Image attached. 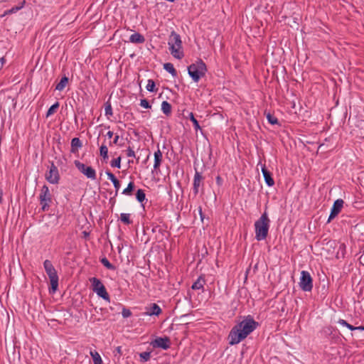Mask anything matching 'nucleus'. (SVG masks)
Masks as SVG:
<instances>
[{
  "label": "nucleus",
  "instance_id": "c9c22d12",
  "mask_svg": "<svg viewBox=\"0 0 364 364\" xmlns=\"http://www.w3.org/2000/svg\"><path fill=\"white\" fill-rule=\"evenodd\" d=\"M139 357L142 361H147L150 359L151 353L150 352H142L139 354Z\"/></svg>",
  "mask_w": 364,
  "mask_h": 364
},
{
  "label": "nucleus",
  "instance_id": "20e7f679",
  "mask_svg": "<svg viewBox=\"0 0 364 364\" xmlns=\"http://www.w3.org/2000/svg\"><path fill=\"white\" fill-rule=\"evenodd\" d=\"M206 72V65L201 59L188 67V75L195 82H198L201 77L205 76Z\"/></svg>",
  "mask_w": 364,
  "mask_h": 364
},
{
  "label": "nucleus",
  "instance_id": "bf43d9fd",
  "mask_svg": "<svg viewBox=\"0 0 364 364\" xmlns=\"http://www.w3.org/2000/svg\"><path fill=\"white\" fill-rule=\"evenodd\" d=\"M112 144H113L112 141H109V146H112Z\"/></svg>",
  "mask_w": 364,
  "mask_h": 364
},
{
  "label": "nucleus",
  "instance_id": "49530a36",
  "mask_svg": "<svg viewBox=\"0 0 364 364\" xmlns=\"http://www.w3.org/2000/svg\"><path fill=\"white\" fill-rule=\"evenodd\" d=\"M5 63V59L4 57L0 58V70L3 68L4 64Z\"/></svg>",
  "mask_w": 364,
  "mask_h": 364
},
{
  "label": "nucleus",
  "instance_id": "aec40b11",
  "mask_svg": "<svg viewBox=\"0 0 364 364\" xmlns=\"http://www.w3.org/2000/svg\"><path fill=\"white\" fill-rule=\"evenodd\" d=\"M186 118L189 119L193 124V127L196 132H198V130H201L200 126L198 122V120L194 117V114L193 112H188V115L186 117Z\"/></svg>",
  "mask_w": 364,
  "mask_h": 364
},
{
  "label": "nucleus",
  "instance_id": "4d7b16f0",
  "mask_svg": "<svg viewBox=\"0 0 364 364\" xmlns=\"http://www.w3.org/2000/svg\"><path fill=\"white\" fill-rule=\"evenodd\" d=\"M117 181H118V179L116 177H114L112 178V180L111 181L112 182V183H114V182Z\"/></svg>",
  "mask_w": 364,
  "mask_h": 364
},
{
  "label": "nucleus",
  "instance_id": "f704fd0d",
  "mask_svg": "<svg viewBox=\"0 0 364 364\" xmlns=\"http://www.w3.org/2000/svg\"><path fill=\"white\" fill-rule=\"evenodd\" d=\"M110 164H111L112 167L120 168V167H121V157L119 156L117 159H113L111 161Z\"/></svg>",
  "mask_w": 364,
  "mask_h": 364
},
{
  "label": "nucleus",
  "instance_id": "0eeeda50",
  "mask_svg": "<svg viewBox=\"0 0 364 364\" xmlns=\"http://www.w3.org/2000/svg\"><path fill=\"white\" fill-rule=\"evenodd\" d=\"M90 282L92 284L93 291H95L100 297H102L103 299L109 301V295L107 293L105 287L99 279L96 277H92L90 279Z\"/></svg>",
  "mask_w": 364,
  "mask_h": 364
},
{
  "label": "nucleus",
  "instance_id": "052dcab7",
  "mask_svg": "<svg viewBox=\"0 0 364 364\" xmlns=\"http://www.w3.org/2000/svg\"><path fill=\"white\" fill-rule=\"evenodd\" d=\"M340 247H345L344 244L341 245Z\"/></svg>",
  "mask_w": 364,
  "mask_h": 364
},
{
  "label": "nucleus",
  "instance_id": "603ef678",
  "mask_svg": "<svg viewBox=\"0 0 364 364\" xmlns=\"http://www.w3.org/2000/svg\"><path fill=\"white\" fill-rule=\"evenodd\" d=\"M199 214H200V218L201 220H203V218H204V215H203V213L202 212V208L201 207H199Z\"/></svg>",
  "mask_w": 364,
  "mask_h": 364
},
{
  "label": "nucleus",
  "instance_id": "f8f14e48",
  "mask_svg": "<svg viewBox=\"0 0 364 364\" xmlns=\"http://www.w3.org/2000/svg\"><path fill=\"white\" fill-rule=\"evenodd\" d=\"M343 203L344 202L342 199H337L334 201L333 206L331 209V213L328 218L327 223H330L340 213L343 208Z\"/></svg>",
  "mask_w": 364,
  "mask_h": 364
},
{
  "label": "nucleus",
  "instance_id": "a878e982",
  "mask_svg": "<svg viewBox=\"0 0 364 364\" xmlns=\"http://www.w3.org/2000/svg\"><path fill=\"white\" fill-rule=\"evenodd\" d=\"M100 262L108 269L115 270L116 267L111 264L109 260L105 257H102L100 259Z\"/></svg>",
  "mask_w": 364,
  "mask_h": 364
},
{
  "label": "nucleus",
  "instance_id": "423d86ee",
  "mask_svg": "<svg viewBox=\"0 0 364 364\" xmlns=\"http://www.w3.org/2000/svg\"><path fill=\"white\" fill-rule=\"evenodd\" d=\"M40 204L43 211L48 210L50 204L52 202V195L46 185H43L39 195Z\"/></svg>",
  "mask_w": 364,
  "mask_h": 364
},
{
  "label": "nucleus",
  "instance_id": "9b49d317",
  "mask_svg": "<svg viewBox=\"0 0 364 364\" xmlns=\"http://www.w3.org/2000/svg\"><path fill=\"white\" fill-rule=\"evenodd\" d=\"M151 345L154 348H159L163 350H167L171 346V340L167 336L157 337L151 342Z\"/></svg>",
  "mask_w": 364,
  "mask_h": 364
},
{
  "label": "nucleus",
  "instance_id": "13d9d810",
  "mask_svg": "<svg viewBox=\"0 0 364 364\" xmlns=\"http://www.w3.org/2000/svg\"><path fill=\"white\" fill-rule=\"evenodd\" d=\"M149 156H150V153L147 155L146 159L144 161V163H146V161L149 160Z\"/></svg>",
  "mask_w": 364,
  "mask_h": 364
},
{
  "label": "nucleus",
  "instance_id": "72a5a7b5",
  "mask_svg": "<svg viewBox=\"0 0 364 364\" xmlns=\"http://www.w3.org/2000/svg\"><path fill=\"white\" fill-rule=\"evenodd\" d=\"M105 111L106 116H112L113 114L112 105L109 102H106Z\"/></svg>",
  "mask_w": 364,
  "mask_h": 364
},
{
  "label": "nucleus",
  "instance_id": "58836bf2",
  "mask_svg": "<svg viewBox=\"0 0 364 364\" xmlns=\"http://www.w3.org/2000/svg\"><path fill=\"white\" fill-rule=\"evenodd\" d=\"M122 315L124 318H128L131 316L132 312L129 309L124 307L122 309Z\"/></svg>",
  "mask_w": 364,
  "mask_h": 364
},
{
  "label": "nucleus",
  "instance_id": "4c0bfd02",
  "mask_svg": "<svg viewBox=\"0 0 364 364\" xmlns=\"http://www.w3.org/2000/svg\"><path fill=\"white\" fill-rule=\"evenodd\" d=\"M140 105L145 108V109H149L151 107V106L150 105L149 102H148L147 100L146 99H142L140 101Z\"/></svg>",
  "mask_w": 364,
  "mask_h": 364
},
{
  "label": "nucleus",
  "instance_id": "9d476101",
  "mask_svg": "<svg viewBox=\"0 0 364 364\" xmlns=\"http://www.w3.org/2000/svg\"><path fill=\"white\" fill-rule=\"evenodd\" d=\"M46 178L52 184H57L59 182L60 175L58 169L53 162L51 163L49 171L46 173Z\"/></svg>",
  "mask_w": 364,
  "mask_h": 364
},
{
  "label": "nucleus",
  "instance_id": "cd10ccee",
  "mask_svg": "<svg viewBox=\"0 0 364 364\" xmlns=\"http://www.w3.org/2000/svg\"><path fill=\"white\" fill-rule=\"evenodd\" d=\"M146 88L149 92H156L158 90V89L156 88L155 82L151 79L148 80Z\"/></svg>",
  "mask_w": 364,
  "mask_h": 364
},
{
  "label": "nucleus",
  "instance_id": "c03bdc74",
  "mask_svg": "<svg viewBox=\"0 0 364 364\" xmlns=\"http://www.w3.org/2000/svg\"><path fill=\"white\" fill-rule=\"evenodd\" d=\"M115 352H116L117 353H118V354H119V355L120 356V355L122 354V347H121V346H117V347L116 348V349H115L114 353H115Z\"/></svg>",
  "mask_w": 364,
  "mask_h": 364
},
{
  "label": "nucleus",
  "instance_id": "864d4df0",
  "mask_svg": "<svg viewBox=\"0 0 364 364\" xmlns=\"http://www.w3.org/2000/svg\"><path fill=\"white\" fill-rule=\"evenodd\" d=\"M157 230H159V231L161 230L159 226H158V225L154 227L153 229H152V232H156Z\"/></svg>",
  "mask_w": 364,
  "mask_h": 364
},
{
  "label": "nucleus",
  "instance_id": "6e6d98bb",
  "mask_svg": "<svg viewBox=\"0 0 364 364\" xmlns=\"http://www.w3.org/2000/svg\"><path fill=\"white\" fill-rule=\"evenodd\" d=\"M2 195H3L2 191H1V190H0V204L2 203Z\"/></svg>",
  "mask_w": 364,
  "mask_h": 364
},
{
  "label": "nucleus",
  "instance_id": "e433bc0d",
  "mask_svg": "<svg viewBox=\"0 0 364 364\" xmlns=\"http://www.w3.org/2000/svg\"><path fill=\"white\" fill-rule=\"evenodd\" d=\"M338 323H340L342 326H344L347 327L350 331L355 330V326H353L351 324L348 323L346 320L340 319L338 321Z\"/></svg>",
  "mask_w": 364,
  "mask_h": 364
},
{
  "label": "nucleus",
  "instance_id": "8fccbe9b",
  "mask_svg": "<svg viewBox=\"0 0 364 364\" xmlns=\"http://www.w3.org/2000/svg\"><path fill=\"white\" fill-rule=\"evenodd\" d=\"M358 301L359 303H362V304H363V305H361L360 308H361V309H363V311H364V296H363V297H362L361 300H359V299H358Z\"/></svg>",
  "mask_w": 364,
  "mask_h": 364
},
{
  "label": "nucleus",
  "instance_id": "79ce46f5",
  "mask_svg": "<svg viewBox=\"0 0 364 364\" xmlns=\"http://www.w3.org/2000/svg\"><path fill=\"white\" fill-rule=\"evenodd\" d=\"M215 180H216V183H217L218 186H222L223 181L222 178L220 176H218L216 177Z\"/></svg>",
  "mask_w": 364,
  "mask_h": 364
},
{
  "label": "nucleus",
  "instance_id": "3c124183",
  "mask_svg": "<svg viewBox=\"0 0 364 364\" xmlns=\"http://www.w3.org/2000/svg\"><path fill=\"white\" fill-rule=\"evenodd\" d=\"M106 135L108 138L111 139L113 136L114 133L111 131H109Z\"/></svg>",
  "mask_w": 364,
  "mask_h": 364
},
{
  "label": "nucleus",
  "instance_id": "680f3d73",
  "mask_svg": "<svg viewBox=\"0 0 364 364\" xmlns=\"http://www.w3.org/2000/svg\"><path fill=\"white\" fill-rule=\"evenodd\" d=\"M139 157L138 156V157L136 158V162H137V163L139 162Z\"/></svg>",
  "mask_w": 364,
  "mask_h": 364
},
{
  "label": "nucleus",
  "instance_id": "393cba45",
  "mask_svg": "<svg viewBox=\"0 0 364 364\" xmlns=\"http://www.w3.org/2000/svg\"><path fill=\"white\" fill-rule=\"evenodd\" d=\"M120 220L125 225H130L133 221L130 219L129 213H121Z\"/></svg>",
  "mask_w": 364,
  "mask_h": 364
},
{
  "label": "nucleus",
  "instance_id": "5fc2aeb1",
  "mask_svg": "<svg viewBox=\"0 0 364 364\" xmlns=\"http://www.w3.org/2000/svg\"><path fill=\"white\" fill-rule=\"evenodd\" d=\"M355 330H360V331H364V326H358V327H355Z\"/></svg>",
  "mask_w": 364,
  "mask_h": 364
},
{
  "label": "nucleus",
  "instance_id": "1a4fd4ad",
  "mask_svg": "<svg viewBox=\"0 0 364 364\" xmlns=\"http://www.w3.org/2000/svg\"><path fill=\"white\" fill-rule=\"evenodd\" d=\"M75 166L83 175L92 180L96 179V171L91 166H87L78 160L74 161Z\"/></svg>",
  "mask_w": 364,
  "mask_h": 364
},
{
  "label": "nucleus",
  "instance_id": "7ed1b4c3",
  "mask_svg": "<svg viewBox=\"0 0 364 364\" xmlns=\"http://www.w3.org/2000/svg\"><path fill=\"white\" fill-rule=\"evenodd\" d=\"M168 45L171 55L175 58L181 60L183 58L184 53L182 50V41L181 36L174 31H171L169 36Z\"/></svg>",
  "mask_w": 364,
  "mask_h": 364
},
{
  "label": "nucleus",
  "instance_id": "f03ea898",
  "mask_svg": "<svg viewBox=\"0 0 364 364\" xmlns=\"http://www.w3.org/2000/svg\"><path fill=\"white\" fill-rule=\"evenodd\" d=\"M270 220L266 211L255 223V239L257 241L265 240L268 235Z\"/></svg>",
  "mask_w": 364,
  "mask_h": 364
},
{
  "label": "nucleus",
  "instance_id": "4468645a",
  "mask_svg": "<svg viewBox=\"0 0 364 364\" xmlns=\"http://www.w3.org/2000/svg\"><path fill=\"white\" fill-rule=\"evenodd\" d=\"M262 173L266 184L269 187L273 186L274 185V181L272 178V174L267 170L265 165H262Z\"/></svg>",
  "mask_w": 364,
  "mask_h": 364
},
{
  "label": "nucleus",
  "instance_id": "bb28decb",
  "mask_svg": "<svg viewBox=\"0 0 364 364\" xmlns=\"http://www.w3.org/2000/svg\"><path fill=\"white\" fill-rule=\"evenodd\" d=\"M135 185L133 181H130L126 188L122 191V194L130 196L132 191L134 190Z\"/></svg>",
  "mask_w": 364,
  "mask_h": 364
},
{
  "label": "nucleus",
  "instance_id": "7c9ffc66",
  "mask_svg": "<svg viewBox=\"0 0 364 364\" xmlns=\"http://www.w3.org/2000/svg\"><path fill=\"white\" fill-rule=\"evenodd\" d=\"M90 355L93 359L94 364H102V363L101 357L97 351H91Z\"/></svg>",
  "mask_w": 364,
  "mask_h": 364
},
{
  "label": "nucleus",
  "instance_id": "dca6fc26",
  "mask_svg": "<svg viewBox=\"0 0 364 364\" xmlns=\"http://www.w3.org/2000/svg\"><path fill=\"white\" fill-rule=\"evenodd\" d=\"M129 41L133 43H144L145 38L139 33H134L130 36Z\"/></svg>",
  "mask_w": 364,
  "mask_h": 364
},
{
  "label": "nucleus",
  "instance_id": "a19ab883",
  "mask_svg": "<svg viewBox=\"0 0 364 364\" xmlns=\"http://www.w3.org/2000/svg\"><path fill=\"white\" fill-rule=\"evenodd\" d=\"M113 185H114V188L116 190V194H117L118 191H119V188H120V183L119 181V180L117 181H115L114 183H113Z\"/></svg>",
  "mask_w": 364,
  "mask_h": 364
},
{
  "label": "nucleus",
  "instance_id": "2f4dec72",
  "mask_svg": "<svg viewBox=\"0 0 364 364\" xmlns=\"http://www.w3.org/2000/svg\"><path fill=\"white\" fill-rule=\"evenodd\" d=\"M100 154L104 159H108V148L107 145H101L100 147Z\"/></svg>",
  "mask_w": 364,
  "mask_h": 364
},
{
  "label": "nucleus",
  "instance_id": "ea45409f",
  "mask_svg": "<svg viewBox=\"0 0 364 364\" xmlns=\"http://www.w3.org/2000/svg\"><path fill=\"white\" fill-rule=\"evenodd\" d=\"M126 151H127V156L128 157H134V158H136L135 152L134 151V150L130 146H129L127 148Z\"/></svg>",
  "mask_w": 364,
  "mask_h": 364
},
{
  "label": "nucleus",
  "instance_id": "412c9836",
  "mask_svg": "<svg viewBox=\"0 0 364 364\" xmlns=\"http://www.w3.org/2000/svg\"><path fill=\"white\" fill-rule=\"evenodd\" d=\"M68 77L67 76H63L60 82L56 85L55 90L58 91H62L64 90V88L66 87L67 84L68 83Z\"/></svg>",
  "mask_w": 364,
  "mask_h": 364
},
{
  "label": "nucleus",
  "instance_id": "a211bd4d",
  "mask_svg": "<svg viewBox=\"0 0 364 364\" xmlns=\"http://www.w3.org/2000/svg\"><path fill=\"white\" fill-rule=\"evenodd\" d=\"M205 280L204 276H200L197 280L192 284L191 289L193 290L203 289Z\"/></svg>",
  "mask_w": 364,
  "mask_h": 364
},
{
  "label": "nucleus",
  "instance_id": "09e8293b",
  "mask_svg": "<svg viewBox=\"0 0 364 364\" xmlns=\"http://www.w3.org/2000/svg\"><path fill=\"white\" fill-rule=\"evenodd\" d=\"M119 136L118 135H115L114 138V140L112 141V143L114 144H117L118 143V140H119Z\"/></svg>",
  "mask_w": 364,
  "mask_h": 364
},
{
  "label": "nucleus",
  "instance_id": "f3484780",
  "mask_svg": "<svg viewBox=\"0 0 364 364\" xmlns=\"http://www.w3.org/2000/svg\"><path fill=\"white\" fill-rule=\"evenodd\" d=\"M82 146V141L77 137H75L71 140L70 151L73 154L78 151V149Z\"/></svg>",
  "mask_w": 364,
  "mask_h": 364
},
{
  "label": "nucleus",
  "instance_id": "473e14b6",
  "mask_svg": "<svg viewBox=\"0 0 364 364\" xmlns=\"http://www.w3.org/2000/svg\"><path fill=\"white\" fill-rule=\"evenodd\" d=\"M267 121L269 122V123H270L271 124H279V121L277 119V118L273 115H272L270 113H268L267 114Z\"/></svg>",
  "mask_w": 364,
  "mask_h": 364
},
{
  "label": "nucleus",
  "instance_id": "de8ad7c7",
  "mask_svg": "<svg viewBox=\"0 0 364 364\" xmlns=\"http://www.w3.org/2000/svg\"><path fill=\"white\" fill-rule=\"evenodd\" d=\"M83 237L87 239L90 236V232L87 231H83L82 232Z\"/></svg>",
  "mask_w": 364,
  "mask_h": 364
},
{
  "label": "nucleus",
  "instance_id": "6ab92c4d",
  "mask_svg": "<svg viewBox=\"0 0 364 364\" xmlns=\"http://www.w3.org/2000/svg\"><path fill=\"white\" fill-rule=\"evenodd\" d=\"M26 4V1L23 0L21 2H20L18 4V6H15L14 7H12L11 9H7L4 12V14L2 15L3 16H6V15H10V14H14V13H16L18 11L21 10L22 8H23V6H25Z\"/></svg>",
  "mask_w": 364,
  "mask_h": 364
},
{
  "label": "nucleus",
  "instance_id": "2eb2a0df",
  "mask_svg": "<svg viewBox=\"0 0 364 364\" xmlns=\"http://www.w3.org/2000/svg\"><path fill=\"white\" fill-rule=\"evenodd\" d=\"M162 153L160 151L159 148L158 147V150L154 152V169L155 171H157L159 169V167L162 162Z\"/></svg>",
  "mask_w": 364,
  "mask_h": 364
},
{
  "label": "nucleus",
  "instance_id": "6e6552de",
  "mask_svg": "<svg viewBox=\"0 0 364 364\" xmlns=\"http://www.w3.org/2000/svg\"><path fill=\"white\" fill-rule=\"evenodd\" d=\"M299 287L304 291H311L313 289V279L310 273L303 270L301 272Z\"/></svg>",
  "mask_w": 364,
  "mask_h": 364
},
{
  "label": "nucleus",
  "instance_id": "4be33fe9",
  "mask_svg": "<svg viewBox=\"0 0 364 364\" xmlns=\"http://www.w3.org/2000/svg\"><path fill=\"white\" fill-rule=\"evenodd\" d=\"M161 313V309L156 304H152L149 311L147 313L149 316H159Z\"/></svg>",
  "mask_w": 364,
  "mask_h": 364
},
{
  "label": "nucleus",
  "instance_id": "5701e85b",
  "mask_svg": "<svg viewBox=\"0 0 364 364\" xmlns=\"http://www.w3.org/2000/svg\"><path fill=\"white\" fill-rule=\"evenodd\" d=\"M161 110L164 114L169 116L171 113V105L167 101H163L161 103Z\"/></svg>",
  "mask_w": 364,
  "mask_h": 364
},
{
  "label": "nucleus",
  "instance_id": "c756f323",
  "mask_svg": "<svg viewBox=\"0 0 364 364\" xmlns=\"http://www.w3.org/2000/svg\"><path fill=\"white\" fill-rule=\"evenodd\" d=\"M59 106H60V104L58 102H56L55 104H53L52 106H50L46 112V117H48L53 115L56 112V110L58 109Z\"/></svg>",
  "mask_w": 364,
  "mask_h": 364
},
{
  "label": "nucleus",
  "instance_id": "b1692460",
  "mask_svg": "<svg viewBox=\"0 0 364 364\" xmlns=\"http://www.w3.org/2000/svg\"><path fill=\"white\" fill-rule=\"evenodd\" d=\"M164 68L165 70L168 72L173 77H176L177 75V71L174 68L173 65L171 63H166L164 65Z\"/></svg>",
  "mask_w": 364,
  "mask_h": 364
},
{
  "label": "nucleus",
  "instance_id": "37998d69",
  "mask_svg": "<svg viewBox=\"0 0 364 364\" xmlns=\"http://www.w3.org/2000/svg\"><path fill=\"white\" fill-rule=\"evenodd\" d=\"M106 175L107 176L108 178L112 181L113 178L115 177V176L111 173L109 171H106Z\"/></svg>",
  "mask_w": 364,
  "mask_h": 364
},
{
  "label": "nucleus",
  "instance_id": "39448f33",
  "mask_svg": "<svg viewBox=\"0 0 364 364\" xmlns=\"http://www.w3.org/2000/svg\"><path fill=\"white\" fill-rule=\"evenodd\" d=\"M43 267L50 282V288L49 289V291L50 293H55L58 287V276L57 272L52 262L48 259H46L44 261Z\"/></svg>",
  "mask_w": 364,
  "mask_h": 364
},
{
  "label": "nucleus",
  "instance_id": "f257e3e1",
  "mask_svg": "<svg viewBox=\"0 0 364 364\" xmlns=\"http://www.w3.org/2000/svg\"><path fill=\"white\" fill-rule=\"evenodd\" d=\"M257 326L258 323L251 316H247L230 331L228 336L229 344L233 346L239 343L255 330Z\"/></svg>",
  "mask_w": 364,
  "mask_h": 364
},
{
  "label": "nucleus",
  "instance_id": "c85d7f7f",
  "mask_svg": "<svg viewBox=\"0 0 364 364\" xmlns=\"http://www.w3.org/2000/svg\"><path fill=\"white\" fill-rule=\"evenodd\" d=\"M136 198L141 203H142L146 200V195H145L144 190H142V189L137 190V191L136 193Z\"/></svg>",
  "mask_w": 364,
  "mask_h": 364
},
{
  "label": "nucleus",
  "instance_id": "ddd939ff",
  "mask_svg": "<svg viewBox=\"0 0 364 364\" xmlns=\"http://www.w3.org/2000/svg\"><path fill=\"white\" fill-rule=\"evenodd\" d=\"M203 179L204 178L201 175L200 173H199L196 169V173L193 177V192L195 196H197L199 193V188L201 186H203Z\"/></svg>",
  "mask_w": 364,
  "mask_h": 364
},
{
  "label": "nucleus",
  "instance_id": "a18cd8bd",
  "mask_svg": "<svg viewBox=\"0 0 364 364\" xmlns=\"http://www.w3.org/2000/svg\"><path fill=\"white\" fill-rule=\"evenodd\" d=\"M360 263L363 265H364V251L363 252L362 255H360Z\"/></svg>",
  "mask_w": 364,
  "mask_h": 364
}]
</instances>
